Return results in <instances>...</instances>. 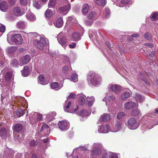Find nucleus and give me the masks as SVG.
Returning a JSON list of instances; mask_svg holds the SVG:
<instances>
[{
	"mask_svg": "<svg viewBox=\"0 0 158 158\" xmlns=\"http://www.w3.org/2000/svg\"><path fill=\"white\" fill-rule=\"evenodd\" d=\"M33 117L34 118L35 120L36 119V120L35 121V122H36L37 121H39L42 120V115L37 112L34 113Z\"/></svg>",
	"mask_w": 158,
	"mask_h": 158,
	"instance_id": "obj_37",
	"label": "nucleus"
},
{
	"mask_svg": "<svg viewBox=\"0 0 158 158\" xmlns=\"http://www.w3.org/2000/svg\"><path fill=\"white\" fill-rule=\"evenodd\" d=\"M132 113L133 116H136L139 114V111L138 110H134L132 111Z\"/></svg>",
	"mask_w": 158,
	"mask_h": 158,
	"instance_id": "obj_60",
	"label": "nucleus"
},
{
	"mask_svg": "<svg viewBox=\"0 0 158 158\" xmlns=\"http://www.w3.org/2000/svg\"><path fill=\"white\" fill-rule=\"evenodd\" d=\"M56 3V0H51L48 2V5L49 7H53L55 6Z\"/></svg>",
	"mask_w": 158,
	"mask_h": 158,
	"instance_id": "obj_52",
	"label": "nucleus"
},
{
	"mask_svg": "<svg viewBox=\"0 0 158 158\" xmlns=\"http://www.w3.org/2000/svg\"><path fill=\"white\" fill-rule=\"evenodd\" d=\"M116 99V98L114 95H111L104 98L103 101L106 102V106L109 107L110 104L115 102Z\"/></svg>",
	"mask_w": 158,
	"mask_h": 158,
	"instance_id": "obj_10",
	"label": "nucleus"
},
{
	"mask_svg": "<svg viewBox=\"0 0 158 158\" xmlns=\"http://www.w3.org/2000/svg\"><path fill=\"white\" fill-rule=\"evenodd\" d=\"M122 123L119 121L116 122L115 125L113 128H111L110 131L112 132H116L119 131L122 128Z\"/></svg>",
	"mask_w": 158,
	"mask_h": 158,
	"instance_id": "obj_17",
	"label": "nucleus"
},
{
	"mask_svg": "<svg viewBox=\"0 0 158 158\" xmlns=\"http://www.w3.org/2000/svg\"><path fill=\"white\" fill-rule=\"evenodd\" d=\"M58 127L61 130L64 131L68 130L69 126V123L67 121L62 120L58 123Z\"/></svg>",
	"mask_w": 158,
	"mask_h": 158,
	"instance_id": "obj_11",
	"label": "nucleus"
},
{
	"mask_svg": "<svg viewBox=\"0 0 158 158\" xmlns=\"http://www.w3.org/2000/svg\"><path fill=\"white\" fill-rule=\"evenodd\" d=\"M27 25V23L24 21H19L16 24V27L18 28L23 29Z\"/></svg>",
	"mask_w": 158,
	"mask_h": 158,
	"instance_id": "obj_21",
	"label": "nucleus"
},
{
	"mask_svg": "<svg viewBox=\"0 0 158 158\" xmlns=\"http://www.w3.org/2000/svg\"><path fill=\"white\" fill-rule=\"evenodd\" d=\"M48 126L46 124H44L42 126L41 130L40 131L42 132L44 131H48Z\"/></svg>",
	"mask_w": 158,
	"mask_h": 158,
	"instance_id": "obj_54",
	"label": "nucleus"
},
{
	"mask_svg": "<svg viewBox=\"0 0 158 158\" xmlns=\"http://www.w3.org/2000/svg\"><path fill=\"white\" fill-rule=\"evenodd\" d=\"M104 148L102 145L99 143H94L92 146L91 154L93 156L100 155Z\"/></svg>",
	"mask_w": 158,
	"mask_h": 158,
	"instance_id": "obj_4",
	"label": "nucleus"
},
{
	"mask_svg": "<svg viewBox=\"0 0 158 158\" xmlns=\"http://www.w3.org/2000/svg\"><path fill=\"white\" fill-rule=\"evenodd\" d=\"M106 18L107 19L109 18L110 16V11L108 8L106 7L105 10Z\"/></svg>",
	"mask_w": 158,
	"mask_h": 158,
	"instance_id": "obj_51",
	"label": "nucleus"
},
{
	"mask_svg": "<svg viewBox=\"0 0 158 158\" xmlns=\"http://www.w3.org/2000/svg\"><path fill=\"white\" fill-rule=\"evenodd\" d=\"M8 8V5L6 2L3 1L0 3V10L3 11H5Z\"/></svg>",
	"mask_w": 158,
	"mask_h": 158,
	"instance_id": "obj_33",
	"label": "nucleus"
},
{
	"mask_svg": "<svg viewBox=\"0 0 158 158\" xmlns=\"http://www.w3.org/2000/svg\"><path fill=\"white\" fill-rule=\"evenodd\" d=\"M96 3L98 5L104 6L106 3L105 0H95Z\"/></svg>",
	"mask_w": 158,
	"mask_h": 158,
	"instance_id": "obj_41",
	"label": "nucleus"
},
{
	"mask_svg": "<svg viewBox=\"0 0 158 158\" xmlns=\"http://www.w3.org/2000/svg\"><path fill=\"white\" fill-rule=\"evenodd\" d=\"M44 37V36L40 37V41L38 40H35L34 41L35 44H36L37 48L41 50L44 49V45L48 41L47 39H45Z\"/></svg>",
	"mask_w": 158,
	"mask_h": 158,
	"instance_id": "obj_7",
	"label": "nucleus"
},
{
	"mask_svg": "<svg viewBox=\"0 0 158 158\" xmlns=\"http://www.w3.org/2000/svg\"><path fill=\"white\" fill-rule=\"evenodd\" d=\"M53 15L52 12L50 10H47L45 12V16L47 18H50Z\"/></svg>",
	"mask_w": 158,
	"mask_h": 158,
	"instance_id": "obj_46",
	"label": "nucleus"
},
{
	"mask_svg": "<svg viewBox=\"0 0 158 158\" xmlns=\"http://www.w3.org/2000/svg\"><path fill=\"white\" fill-rule=\"evenodd\" d=\"M14 138L19 140V142L21 141L24 138V136L22 134H19V135H16L14 133Z\"/></svg>",
	"mask_w": 158,
	"mask_h": 158,
	"instance_id": "obj_42",
	"label": "nucleus"
},
{
	"mask_svg": "<svg viewBox=\"0 0 158 158\" xmlns=\"http://www.w3.org/2000/svg\"><path fill=\"white\" fill-rule=\"evenodd\" d=\"M109 87L110 90L115 93L120 91L121 89L120 85L115 84H110Z\"/></svg>",
	"mask_w": 158,
	"mask_h": 158,
	"instance_id": "obj_18",
	"label": "nucleus"
},
{
	"mask_svg": "<svg viewBox=\"0 0 158 158\" xmlns=\"http://www.w3.org/2000/svg\"><path fill=\"white\" fill-rule=\"evenodd\" d=\"M130 1V0H122L121 1L120 3L119 4L118 6L119 7H122L125 6V9H127V5H128V3Z\"/></svg>",
	"mask_w": 158,
	"mask_h": 158,
	"instance_id": "obj_38",
	"label": "nucleus"
},
{
	"mask_svg": "<svg viewBox=\"0 0 158 158\" xmlns=\"http://www.w3.org/2000/svg\"><path fill=\"white\" fill-rule=\"evenodd\" d=\"M26 17L27 19L31 21H34L36 20V18L34 15L30 12H28L27 13Z\"/></svg>",
	"mask_w": 158,
	"mask_h": 158,
	"instance_id": "obj_34",
	"label": "nucleus"
},
{
	"mask_svg": "<svg viewBox=\"0 0 158 158\" xmlns=\"http://www.w3.org/2000/svg\"><path fill=\"white\" fill-rule=\"evenodd\" d=\"M88 80L89 83L94 86L99 84L102 80L101 77L95 73H91L88 76Z\"/></svg>",
	"mask_w": 158,
	"mask_h": 158,
	"instance_id": "obj_2",
	"label": "nucleus"
},
{
	"mask_svg": "<svg viewBox=\"0 0 158 158\" xmlns=\"http://www.w3.org/2000/svg\"><path fill=\"white\" fill-rule=\"evenodd\" d=\"M77 97V95L71 93L68 97L69 98L74 99Z\"/></svg>",
	"mask_w": 158,
	"mask_h": 158,
	"instance_id": "obj_59",
	"label": "nucleus"
},
{
	"mask_svg": "<svg viewBox=\"0 0 158 158\" xmlns=\"http://www.w3.org/2000/svg\"><path fill=\"white\" fill-rule=\"evenodd\" d=\"M68 20L71 21L72 22H73L74 23H76L77 22L76 20L74 19L73 16H70L68 17Z\"/></svg>",
	"mask_w": 158,
	"mask_h": 158,
	"instance_id": "obj_63",
	"label": "nucleus"
},
{
	"mask_svg": "<svg viewBox=\"0 0 158 158\" xmlns=\"http://www.w3.org/2000/svg\"><path fill=\"white\" fill-rule=\"evenodd\" d=\"M30 74V71L29 68L27 66H25L24 67L23 71H22V75L23 77H27Z\"/></svg>",
	"mask_w": 158,
	"mask_h": 158,
	"instance_id": "obj_28",
	"label": "nucleus"
},
{
	"mask_svg": "<svg viewBox=\"0 0 158 158\" xmlns=\"http://www.w3.org/2000/svg\"><path fill=\"white\" fill-rule=\"evenodd\" d=\"M9 131L6 129L4 128L1 127L0 126V136L3 139H6L9 136Z\"/></svg>",
	"mask_w": 158,
	"mask_h": 158,
	"instance_id": "obj_13",
	"label": "nucleus"
},
{
	"mask_svg": "<svg viewBox=\"0 0 158 158\" xmlns=\"http://www.w3.org/2000/svg\"><path fill=\"white\" fill-rule=\"evenodd\" d=\"M111 119L110 115L108 114L105 113L101 115L100 117V119L97 122V124H100L101 120L103 122H107Z\"/></svg>",
	"mask_w": 158,
	"mask_h": 158,
	"instance_id": "obj_16",
	"label": "nucleus"
},
{
	"mask_svg": "<svg viewBox=\"0 0 158 158\" xmlns=\"http://www.w3.org/2000/svg\"><path fill=\"white\" fill-rule=\"evenodd\" d=\"M103 153L102 154V158H107L109 156V152H106L105 150H103Z\"/></svg>",
	"mask_w": 158,
	"mask_h": 158,
	"instance_id": "obj_58",
	"label": "nucleus"
},
{
	"mask_svg": "<svg viewBox=\"0 0 158 158\" xmlns=\"http://www.w3.org/2000/svg\"><path fill=\"white\" fill-rule=\"evenodd\" d=\"M150 18L152 20L156 21L158 20V13L155 12L152 13L150 16Z\"/></svg>",
	"mask_w": 158,
	"mask_h": 158,
	"instance_id": "obj_43",
	"label": "nucleus"
},
{
	"mask_svg": "<svg viewBox=\"0 0 158 158\" xmlns=\"http://www.w3.org/2000/svg\"><path fill=\"white\" fill-rule=\"evenodd\" d=\"M11 65L14 67H17L18 65V62L16 59H13L11 61Z\"/></svg>",
	"mask_w": 158,
	"mask_h": 158,
	"instance_id": "obj_53",
	"label": "nucleus"
},
{
	"mask_svg": "<svg viewBox=\"0 0 158 158\" xmlns=\"http://www.w3.org/2000/svg\"><path fill=\"white\" fill-rule=\"evenodd\" d=\"M17 48L15 46H10L7 48L6 50V53L8 54H12L16 50Z\"/></svg>",
	"mask_w": 158,
	"mask_h": 158,
	"instance_id": "obj_35",
	"label": "nucleus"
},
{
	"mask_svg": "<svg viewBox=\"0 0 158 158\" xmlns=\"http://www.w3.org/2000/svg\"><path fill=\"white\" fill-rule=\"evenodd\" d=\"M130 95V94L128 92L123 93L121 96V98L122 100H124L127 98H128Z\"/></svg>",
	"mask_w": 158,
	"mask_h": 158,
	"instance_id": "obj_45",
	"label": "nucleus"
},
{
	"mask_svg": "<svg viewBox=\"0 0 158 158\" xmlns=\"http://www.w3.org/2000/svg\"><path fill=\"white\" fill-rule=\"evenodd\" d=\"M144 36L145 39L148 40H150L152 39V37L150 34L148 32H147L145 34Z\"/></svg>",
	"mask_w": 158,
	"mask_h": 158,
	"instance_id": "obj_57",
	"label": "nucleus"
},
{
	"mask_svg": "<svg viewBox=\"0 0 158 158\" xmlns=\"http://www.w3.org/2000/svg\"><path fill=\"white\" fill-rule=\"evenodd\" d=\"M54 24L57 28L61 27L63 24V18L61 17L57 19L56 24L54 23Z\"/></svg>",
	"mask_w": 158,
	"mask_h": 158,
	"instance_id": "obj_26",
	"label": "nucleus"
},
{
	"mask_svg": "<svg viewBox=\"0 0 158 158\" xmlns=\"http://www.w3.org/2000/svg\"><path fill=\"white\" fill-rule=\"evenodd\" d=\"M138 104L132 101L128 102L125 104L124 107L127 110H129L132 108H137Z\"/></svg>",
	"mask_w": 158,
	"mask_h": 158,
	"instance_id": "obj_15",
	"label": "nucleus"
},
{
	"mask_svg": "<svg viewBox=\"0 0 158 158\" xmlns=\"http://www.w3.org/2000/svg\"><path fill=\"white\" fill-rule=\"evenodd\" d=\"M126 115V114L123 112H122L118 113L117 115V118L120 119L122 118Z\"/></svg>",
	"mask_w": 158,
	"mask_h": 158,
	"instance_id": "obj_55",
	"label": "nucleus"
},
{
	"mask_svg": "<svg viewBox=\"0 0 158 158\" xmlns=\"http://www.w3.org/2000/svg\"><path fill=\"white\" fill-rule=\"evenodd\" d=\"M37 142L35 140H32L30 141V145L31 146H35L37 145Z\"/></svg>",
	"mask_w": 158,
	"mask_h": 158,
	"instance_id": "obj_61",
	"label": "nucleus"
},
{
	"mask_svg": "<svg viewBox=\"0 0 158 158\" xmlns=\"http://www.w3.org/2000/svg\"><path fill=\"white\" fill-rule=\"evenodd\" d=\"M23 128V126L21 124L17 123L14 126L13 129L14 132H19Z\"/></svg>",
	"mask_w": 158,
	"mask_h": 158,
	"instance_id": "obj_24",
	"label": "nucleus"
},
{
	"mask_svg": "<svg viewBox=\"0 0 158 158\" xmlns=\"http://www.w3.org/2000/svg\"><path fill=\"white\" fill-rule=\"evenodd\" d=\"M27 0H20V4L22 6H25L27 4Z\"/></svg>",
	"mask_w": 158,
	"mask_h": 158,
	"instance_id": "obj_62",
	"label": "nucleus"
},
{
	"mask_svg": "<svg viewBox=\"0 0 158 158\" xmlns=\"http://www.w3.org/2000/svg\"><path fill=\"white\" fill-rule=\"evenodd\" d=\"M64 6L59 8V10L60 12L64 15L68 13L70 8V3L67 0H64Z\"/></svg>",
	"mask_w": 158,
	"mask_h": 158,
	"instance_id": "obj_8",
	"label": "nucleus"
},
{
	"mask_svg": "<svg viewBox=\"0 0 158 158\" xmlns=\"http://www.w3.org/2000/svg\"><path fill=\"white\" fill-rule=\"evenodd\" d=\"M71 105V102H70L67 101H66L65 102L64 106V110L69 113H75L77 110L78 107L77 106V107L75 108L74 110H73L72 107L70 106Z\"/></svg>",
	"mask_w": 158,
	"mask_h": 158,
	"instance_id": "obj_9",
	"label": "nucleus"
},
{
	"mask_svg": "<svg viewBox=\"0 0 158 158\" xmlns=\"http://www.w3.org/2000/svg\"><path fill=\"white\" fill-rule=\"evenodd\" d=\"M57 40L59 42V43L64 48H65L66 46V45L67 40L65 37H61L60 38H59L58 37L57 38Z\"/></svg>",
	"mask_w": 158,
	"mask_h": 158,
	"instance_id": "obj_25",
	"label": "nucleus"
},
{
	"mask_svg": "<svg viewBox=\"0 0 158 158\" xmlns=\"http://www.w3.org/2000/svg\"><path fill=\"white\" fill-rule=\"evenodd\" d=\"M7 41L9 44L11 45L15 44L19 45L21 44L23 40L21 35L20 34H15L12 35L11 38L7 37Z\"/></svg>",
	"mask_w": 158,
	"mask_h": 158,
	"instance_id": "obj_3",
	"label": "nucleus"
},
{
	"mask_svg": "<svg viewBox=\"0 0 158 158\" xmlns=\"http://www.w3.org/2000/svg\"><path fill=\"white\" fill-rule=\"evenodd\" d=\"M5 30V27L4 25H1L0 26V32H3Z\"/></svg>",
	"mask_w": 158,
	"mask_h": 158,
	"instance_id": "obj_64",
	"label": "nucleus"
},
{
	"mask_svg": "<svg viewBox=\"0 0 158 158\" xmlns=\"http://www.w3.org/2000/svg\"><path fill=\"white\" fill-rule=\"evenodd\" d=\"M55 114L56 113L55 112H53L52 113L48 114L46 116L47 120L49 122L53 120Z\"/></svg>",
	"mask_w": 158,
	"mask_h": 158,
	"instance_id": "obj_39",
	"label": "nucleus"
},
{
	"mask_svg": "<svg viewBox=\"0 0 158 158\" xmlns=\"http://www.w3.org/2000/svg\"><path fill=\"white\" fill-rule=\"evenodd\" d=\"M147 55L149 56L151 58L152 57L155 56V51H147Z\"/></svg>",
	"mask_w": 158,
	"mask_h": 158,
	"instance_id": "obj_56",
	"label": "nucleus"
},
{
	"mask_svg": "<svg viewBox=\"0 0 158 158\" xmlns=\"http://www.w3.org/2000/svg\"><path fill=\"white\" fill-rule=\"evenodd\" d=\"M90 111L88 112L84 109L81 110L78 114L81 117H84L89 116L90 114Z\"/></svg>",
	"mask_w": 158,
	"mask_h": 158,
	"instance_id": "obj_29",
	"label": "nucleus"
},
{
	"mask_svg": "<svg viewBox=\"0 0 158 158\" xmlns=\"http://www.w3.org/2000/svg\"><path fill=\"white\" fill-rule=\"evenodd\" d=\"M77 97L78 98L79 104L80 105H83L85 103V98H86L85 96L82 93L77 94Z\"/></svg>",
	"mask_w": 158,
	"mask_h": 158,
	"instance_id": "obj_19",
	"label": "nucleus"
},
{
	"mask_svg": "<svg viewBox=\"0 0 158 158\" xmlns=\"http://www.w3.org/2000/svg\"><path fill=\"white\" fill-rule=\"evenodd\" d=\"M87 104L89 106L91 107L92 106L95 102V98L93 96L87 97L86 98Z\"/></svg>",
	"mask_w": 158,
	"mask_h": 158,
	"instance_id": "obj_23",
	"label": "nucleus"
},
{
	"mask_svg": "<svg viewBox=\"0 0 158 158\" xmlns=\"http://www.w3.org/2000/svg\"><path fill=\"white\" fill-rule=\"evenodd\" d=\"M135 98L137 101L139 103H142L144 101V97L139 94H136Z\"/></svg>",
	"mask_w": 158,
	"mask_h": 158,
	"instance_id": "obj_31",
	"label": "nucleus"
},
{
	"mask_svg": "<svg viewBox=\"0 0 158 158\" xmlns=\"http://www.w3.org/2000/svg\"><path fill=\"white\" fill-rule=\"evenodd\" d=\"M99 17V15L98 13L92 11L89 14V18L92 20H95L96 19Z\"/></svg>",
	"mask_w": 158,
	"mask_h": 158,
	"instance_id": "obj_27",
	"label": "nucleus"
},
{
	"mask_svg": "<svg viewBox=\"0 0 158 158\" xmlns=\"http://www.w3.org/2000/svg\"><path fill=\"white\" fill-rule=\"evenodd\" d=\"M150 67L153 70H155V69L158 67V64L155 60H152L150 62Z\"/></svg>",
	"mask_w": 158,
	"mask_h": 158,
	"instance_id": "obj_36",
	"label": "nucleus"
},
{
	"mask_svg": "<svg viewBox=\"0 0 158 158\" xmlns=\"http://www.w3.org/2000/svg\"><path fill=\"white\" fill-rule=\"evenodd\" d=\"M89 6L87 4H84L82 6V12L83 14L85 15L86 14L88 11Z\"/></svg>",
	"mask_w": 158,
	"mask_h": 158,
	"instance_id": "obj_40",
	"label": "nucleus"
},
{
	"mask_svg": "<svg viewBox=\"0 0 158 158\" xmlns=\"http://www.w3.org/2000/svg\"><path fill=\"white\" fill-rule=\"evenodd\" d=\"M63 86V85L62 83L59 84L57 82H54L52 83L51 85V89L56 90L60 89Z\"/></svg>",
	"mask_w": 158,
	"mask_h": 158,
	"instance_id": "obj_20",
	"label": "nucleus"
},
{
	"mask_svg": "<svg viewBox=\"0 0 158 158\" xmlns=\"http://www.w3.org/2000/svg\"><path fill=\"white\" fill-rule=\"evenodd\" d=\"M31 59V56L28 55H26L21 58L20 60V65L23 66L30 61Z\"/></svg>",
	"mask_w": 158,
	"mask_h": 158,
	"instance_id": "obj_14",
	"label": "nucleus"
},
{
	"mask_svg": "<svg viewBox=\"0 0 158 158\" xmlns=\"http://www.w3.org/2000/svg\"><path fill=\"white\" fill-rule=\"evenodd\" d=\"M14 14L16 16H21L23 13L21 11V9L18 7H14L13 9Z\"/></svg>",
	"mask_w": 158,
	"mask_h": 158,
	"instance_id": "obj_22",
	"label": "nucleus"
},
{
	"mask_svg": "<svg viewBox=\"0 0 158 158\" xmlns=\"http://www.w3.org/2000/svg\"><path fill=\"white\" fill-rule=\"evenodd\" d=\"M80 34L79 32H75L72 35V40L73 41H78L80 39Z\"/></svg>",
	"mask_w": 158,
	"mask_h": 158,
	"instance_id": "obj_32",
	"label": "nucleus"
},
{
	"mask_svg": "<svg viewBox=\"0 0 158 158\" xmlns=\"http://www.w3.org/2000/svg\"><path fill=\"white\" fill-rule=\"evenodd\" d=\"M110 126L108 125L103 126H99L98 132L100 133H107L110 131Z\"/></svg>",
	"mask_w": 158,
	"mask_h": 158,
	"instance_id": "obj_12",
	"label": "nucleus"
},
{
	"mask_svg": "<svg viewBox=\"0 0 158 158\" xmlns=\"http://www.w3.org/2000/svg\"><path fill=\"white\" fill-rule=\"evenodd\" d=\"M9 82L7 83L6 84H4L2 86V93L1 95V100L3 104L7 105H12V106H14V102H11L10 98L8 96L9 93L11 91L10 86H9Z\"/></svg>",
	"mask_w": 158,
	"mask_h": 158,
	"instance_id": "obj_1",
	"label": "nucleus"
},
{
	"mask_svg": "<svg viewBox=\"0 0 158 158\" xmlns=\"http://www.w3.org/2000/svg\"><path fill=\"white\" fill-rule=\"evenodd\" d=\"M33 5L37 9H40L41 7L40 2H38V1H34L33 2Z\"/></svg>",
	"mask_w": 158,
	"mask_h": 158,
	"instance_id": "obj_49",
	"label": "nucleus"
},
{
	"mask_svg": "<svg viewBox=\"0 0 158 158\" xmlns=\"http://www.w3.org/2000/svg\"><path fill=\"white\" fill-rule=\"evenodd\" d=\"M139 123L137 122L134 118L129 119L127 121L126 125L128 128L131 130L136 129L139 126Z\"/></svg>",
	"mask_w": 158,
	"mask_h": 158,
	"instance_id": "obj_6",
	"label": "nucleus"
},
{
	"mask_svg": "<svg viewBox=\"0 0 158 158\" xmlns=\"http://www.w3.org/2000/svg\"><path fill=\"white\" fill-rule=\"evenodd\" d=\"M71 80L73 82L78 81L77 75L76 73H74L71 75Z\"/></svg>",
	"mask_w": 158,
	"mask_h": 158,
	"instance_id": "obj_44",
	"label": "nucleus"
},
{
	"mask_svg": "<svg viewBox=\"0 0 158 158\" xmlns=\"http://www.w3.org/2000/svg\"><path fill=\"white\" fill-rule=\"evenodd\" d=\"M109 158H118L117 154L110 152H109Z\"/></svg>",
	"mask_w": 158,
	"mask_h": 158,
	"instance_id": "obj_47",
	"label": "nucleus"
},
{
	"mask_svg": "<svg viewBox=\"0 0 158 158\" xmlns=\"http://www.w3.org/2000/svg\"><path fill=\"white\" fill-rule=\"evenodd\" d=\"M11 77V74L10 72L6 73L5 75V80L8 81L10 79Z\"/></svg>",
	"mask_w": 158,
	"mask_h": 158,
	"instance_id": "obj_50",
	"label": "nucleus"
},
{
	"mask_svg": "<svg viewBox=\"0 0 158 158\" xmlns=\"http://www.w3.org/2000/svg\"><path fill=\"white\" fill-rule=\"evenodd\" d=\"M14 104L15 106H16L20 107L22 106L23 107H27V105L25 98L20 96L15 98Z\"/></svg>",
	"mask_w": 158,
	"mask_h": 158,
	"instance_id": "obj_5",
	"label": "nucleus"
},
{
	"mask_svg": "<svg viewBox=\"0 0 158 158\" xmlns=\"http://www.w3.org/2000/svg\"><path fill=\"white\" fill-rule=\"evenodd\" d=\"M16 113L18 116H21L24 114L23 110L21 109H18L16 111Z\"/></svg>",
	"mask_w": 158,
	"mask_h": 158,
	"instance_id": "obj_48",
	"label": "nucleus"
},
{
	"mask_svg": "<svg viewBox=\"0 0 158 158\" xmlns=\"http://www.w3.org/2000/svg\"><path fill=\"white\" fill-rule=\"evenodd\" d=\"M38 83L43 85H45L48 83V82L45 81V79L44 76L41 75L39 76V77Z\"/></svg>",
	"mask_w": 158,
	"mask_h": 158,
	"instance_id": "obj_30",
	"label": "nucleus"
}]
</instances>
